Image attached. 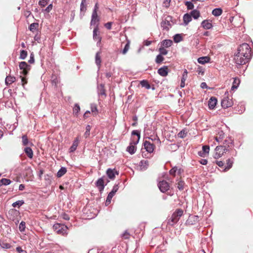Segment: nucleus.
<instances>
[{
    "instance_id": "obj_1",
    "label": "nucleus",
    "mask_w": 253,
    "mask_h": 253,
    "mask_svg": "<svg viewBox=\"0 0 253 253\" xmlns=\"http://www.w3.org/2000/svg\"><path fill=\"white\" fill-rule=\"evenodd\" d=\"M237 53L243 56L251 57L252 50L250 45L247 43L241 44L238 48Z\"/></svg>"
},
{
    "instance_id": "obj_2",
    "label": "nucleus",
    "mask_w": 253,
    "mask_h": 253,
    "mask_svg": "<svg viewBox=\"0 0 253 253\" xmlns=\"http://www.w3.org/2000/svg\"><path fill=\"white\" fill-rule=\"evenodd\" d=\"M183 211L181 209H176L172 214L171 216L168 219V224L170 225H173L179 220L180 217L182 215Z\"/></svg>"
},
{
    "instance_id": "obj_3",
    "label": "nucleus",
    "mask_w": 253,
    "mask_h": 253,
    "mask_svg": "<svg viewBox=\"0 0 253 253\" xmlns=\"http://www.w3.org/2000/svg\"><path fill=\"white\" fill-rule=\"evenodd\" d=\"M251 57L243 56L238 53H235L234 57V62L236 64L238 68L242 65H244L248 63Z\"/></svg>"
},
{
    "instance_id": "obj_4",
    "label": "nucleus",
    "mask_w": 253,
    "mask_h": 253,
    "mask_svg": "<svg viewBox=\"0 0 253 253\" xmlns=\"http://www.w3.org/2000/svg\"><path fill=\"white\" fill-rule=\"evenodd\" d=\"M109 182V180L104 175L98 179L95 182V186L98 189L100 192H102L107 183Z\"/></svg>"
},
{
    "instance_id": "obj_5",
    "label": "nucleus",
    "mask_w": 253,
    "mask_h": 253,
    "mask_svg": "<svg viewBox=\"0 0 253 253\" xmlns=\"http://www.w3.org/2000/svg\"><path fill=\"white\" fill-rule=\"evenodd\" d=\"M229 93L228 91H226L223 98H222L221 104L223 108L226 109L231 107L233 105L232 98H230L228 96Z\"/></svg>"
},
{
    "instance_id": "obj_6",
    "label": "nucleus",
    "mask_w": 253,
    "mask_h": 253,
    "mask_svg": "<svg viewBox=\"0 0 253 253\" xmlns=\"http://www.w3.org/2000/svg\"><path fill=\"white\" fill-rule=\"evenodd\" d=\"M53 230L56 231L58 234L62 235L67 234L68 228L66 226L60 223H55L53 225Z\"/></svg>"
},
{
    "instance_id": "obj_7",
    "label": "nucleus",
    "mask_w": 253,
    "mask_h": 253,
    "mask_svg": "<svg viewBox=\"0 0 253 253\" xmlns=\"http://www.w3.org/2000/svg\"><path fill=\"white\" fill-rule=\"evenodd\" d=\"M171 22H172V17L168 16L161 22V27L163 29L168 31L172 26Z\"/></svg>"
},
{
    "instance_id": "obj_8",
    "label": "nucleus",
    "mask_w": 253,
    "mask_h": 253,
    "mask_svg": "<svg viewBox=\"0 0 253 253\" xmlns=\"http://www.w3.org/2000/svg\"><path fill=\"white\" fill-rule=\"evenodd\" d=\"M158 186L162 193H165L169 189L168 182L165 180L160 181L158 184Z\"/></svg>"
},
{
    "instance_id": "obj_9",
    "label": "nucleus",
    "mask_w": 253,
    "mask_h": 253,
    "mask_svg": "<svg viewBox=\"0 0 253 253\" xmlns=\"http://www.w3.org/2000/svg\"><path fill=\"white\" fill-rule=\"evenodd\" d=\"M199 221L198 215L189 216L186 220L185 224L188 225H193L197 223Z\"/></svg>"
},
{
    "instance_id": "obj_10",
    "label": "nucleus",
    "mask_w": 253,
    "mask_h": 253,
    "mask_svg": "<svg viewBox=\"0 0 253 253\" xmlns=\"http://www.w3.org/2000/svg\"><path fill=\"white\" fill-rule=\"evenodd\" d=\"M143 144L144 149L146 150V152L149 153L153 152L155 148V146L153 144L151 143L149 141L145 140Z\"/></svg>"
},
{
    "instance_id": "obj_11",
    "label": "nucleus",
    "mask_w": 253,
    "mask_h": 253,
    "mask_svg": "<svg viewBox=\"0 0 253 253\" xmlns=\"http://www.w3.org/2000/svg\"><path fill=\"white\" fill-rule=\"evenodd\" d=\"M19 67L20 69L23 70V74L25 75L28 73V71L30 69V66L25 61L20 62Z\"/></svg>"
},
{
    "instance_id": "obj_12",
    "label": "nucleus",
    "mask_w": 253,
    "mask_h": 253,
    "mask_svg": "<svg viewBox=\"0 0 253 253\" xmlns=\"http://www.w3.org/2000/svg\"><path fill=\"white\" fill-rule=\"evenodd\" d=\"M228 147L226 145H219L216 147L215 148V151L217 153H221V155L222 156L224 153L229 151Z\"/></svg>"
},
{
    "instance_id": "obj_13",
    "label": "nucleus",
    "mask_w": 253,
    "mask_h": 253,
    "mask_svg": "<svg viewBox=\"0 0 253 253\" xmlns=\"http://www.w3.org/2000/svg\"><path fill=\"white\" fill-rule=\"evenodd\" d=\"M93 38L94 40L97 41V45H98L99 44L101 43V38L99 36V32L97 27H96L93 30Z\"/></svg>"
},
{
    "instance_id": "obj_14",
    "label": "nucleus",
    "mask_w": 253,
    "mask_h": 253,
    "mask_svg": "<svg viewBox=\"0 0 253 253\" xmlns=\"http://www.w3.org/2000/svg\"><path fill=\"white\" fill-rule=\"evenodd\" d=\"M136 144L134 143V140H132L129 145L127 147L126 151L131 155L134 154L136 150V148L134 146Z\"/></svg>"
},
{
    "instance_id": "obj_15",
    "label": "nucleus",
    "mask_w": 253,
    "mask_h": 253,
    "mask_svg": "<svg viewBox=\"0 0 253 253\" xmlns=\"http://www.w3.org/2000/svg\"><path fill=\"white\" fill-rule=\"evenodd\" d=\"M99 21V18L97 15V13H92L91 15V19L90 21L91 25H96L98 26V23Z\"/></svg>"
},
{
    "instance_id": "obj_16",
    "label": "nucleus",
    "mask_w": 253,
    "mask_h": 253,
    "mask_svg": "<svg viewBox=\"0 0 253 253\" xmlns=\"http://www.w3.org/2000/svg\"><path fill=\"white\" fill-rule=\"evenodd\" d=\"M169 72L168 67L167 66H164L158 70V73L162 77H166Z\"/></svg>"
},
{
    "instance_id": "obj_17",
    "label": "nucleus",
    "mask_w": 253,
    "mask_h": 253,
    "mask_svg": "<svg viewBox=\"0 0 253 253\" xmlns=\"http://www.w3.org/2000/svg\"><path fill=\"white\" fill-rule=\"evenodd\" d=\"M217 99L215 97H211L208 102L209 109L211 110L213 109L217 104Z\"/></svg>"
},
{
    "instance_id": "obj_18",
    "label": "nucleus",
    "mask_w": 253,
    "mask_h": 253,
    "mask_svg": "<svg viewBox=\"0 0 253 253\" xmlns=\"http://www.w3.org/2000/svg\"><path fill=\"white\" fill-rule=\"evenodd\" d=\"M201 26L205 29L209 30L212 28L211 23L208 20H204L201 23Z\"/></svg>"
},
{
    "instance_id": "obj_19",
    "label": "nucleus",
    "mask_w": 253,
    "mask_h": 253,
    "mask_svg": "<svg viewBox=\"0 0 253 253\" xmlns=\"http://www.w3.org/2000/svg\"><path fill=\"white\" fill-rule=\"evenodd\" d=\"M79 137H76L74 140L72 146L70 147L69 149V152L70 153L74 152L76 149L79 145Z\"/></svg>"
},
{
    "instance_id": "obj_20",
    "label": "nucleus",
    "mask_w": 253,
    "mask_h": 253,
    "mask_svg": "<svg viewBox=\"0 0 253 253\" xmlns=\"http://www.w3.org/2000/svg\"><path fill=\"white\" fill-rule=\"evenodd\" d=\"M149 166V162L147 160H142L140 162L139 167L141 170H145Z\"/></svg>"
},
{
    "instance_id": "obj_21",
    "label": "nucleus",
    "mask_w": 253,
    "mask_h": 253,
    "mask_svg": "<svg viewBox=\"0 0 253 253\" xmlns=\"http://www.w3.org/2000/svg\"><path fill=\"white\" fill-rule=\"evenodd\" d=\"M97 91L98 95H102L106 97V94L105 93V90L104 89V85L100 84L97 86Z\"/></svg>"
},
{
    "instance_id": "obj_22",
    "label": "nucleus",
    "mask_w": 253,
    "mask_h": 253,
    "mask_svg": "<svg viewBox=\"0 0 253 253\" xmlns=\"http://www.w3.org/2000/svg\"><path fill=\"white\" fill-rule=\"evenodd\" d=\"M183 24L185 26L187 25L188 23L192 20L191 15H190V14L188 13L185 14L183 15Z\"/></svg>"
},
{
    "instance_id": "obj_23",
    "label": "nucleus",
    "mask_w": 253,
    "mask_h": 253,
    "mask_svg": "<svg viewBox=\"0 0 253 253\" xmlns=\"http://www.w3.org/2000/svg\"><path fill=\"white\" fill-rule=\"evenodd\" d=\"M172 43V42L170 40H164L161 42V46L164 48L170 47Z\"/></svg>"
},
{
    "instance_id": "obj_24",
    "label": "nucleus",
    "mask_w": 253,
    "mask_h": 253,
    "mask_svg": "<svg viewBox=\"0 0 253 253\" xmlns=\"http://www.w3.org/2000/svg\"><path fill=\"white\" fill-rule=\"evenodd\" d=\"M233 140L231 138L229 137L223 141L222 145H226L227 147H228L229 150L230 148L233 146Z\"/></svg>"
},
{
    "instance_id": "obj_25",
    "label": "nucleus",
    "mask_w": 253,
    "mask_h": 253,
    "mask_svg": "<svg viewBox=\"0 0 253 253\" xmlns=\"http://www.w3.org/2000/svg\"><path fill=\"white\" fill-rule=\"evenodd\" d=\"M210 60V58L208 56H202L198 59V63L201 64H205V63H209Z\"/></svg>"
},
{
    "instance_id": "obj_26",
    "label": "nucleus",
    "mask_w": 253,
    "mask_h": 253,
    "mask_svg": "<svg viewBox=\"0 0 253 253\" xmlns=\"http://www.w3.org/2000/svg\"><path fill=\"white\" fill-rule=\"evenodd\" d=\"M100 53L101 52L100 51H98L96 53L95 55V63L96 65L98 66V69L100 68L101 63V57L100 55Z\"/></svg>"
},
{
    "instance_id": "obj_27",
    "label": "nucleus",
    "mask_w": 253,
    "mask_h": 253,
    "mask_svg": "<svg viewBox=\"0 0 253 253\" xmlns=\"http://www.w3.org/2000/svg\"><path fill=\"white\" fill-rule=\"evenodd\" d=\"M15 78L13 76H7L5 80V83L6 85L11 84L15 81Z\"/></svg>"
},
{
    "instance_id": "obj_28",
    "label": "nucleus",
    "mask_w": 253,
    "mask_h": 253,
    "mask_svg": "<svg viewBox=\"0 0 253 253\" xmlns=\"http://www.w3.org/2000/svg\"><path fill=\"white\" fill-rule=\"evenodd\" d=\"M24 152L30 158L32 159L33 157V152L32 149L29 147H26L24 148Z\"/></svg>"
},
{
    "instance_id": "obj_29",
    "label": "nucleus",
    "mask_w": 253,
    "mask_h": 253,
    "mask_svg": "<svg viewBox=\"0 0 253 253\" xmlns=\"http://www.w3.org/2000/svg\"><path fill=\"white\" fill-rule=\"evenodd\" d=\"M191 15V18L193 17L194 19H197L200 16V11L196 9H194L190 13Z\"/></svg>"
},
{
    "instance_id": "obj_30",
    "label": "nucleus",
    "mask_w": 253,
    "mask_h": 253,
    "mask_svg": "<svg viewBox=\"0 0 253 253\" xmlns=\"http://www.w3.org/2000/svg\"><path fill=\"white\" fill-rule=\"evenodd\" d=\"M107 176L111 179H114L115 177V171L113 169L109 168L106 171Z\"/></svg>"
},
{
    "instance_id": "obj_31",
    "label": "nucleus",
    "mask_w": 253,
    "mask_h": 253,
    "mask_svg": "<svg viewBox=\"0 0 253 253\" xmlns=\"http://www.w3.org/2000/svg\"><path fill=\"white\" fill-rule=\"evenodd\" d=\"M67 172V169L65 167H61L58 171L56 176L57 177H61Z\"/></svg>"
},
{
    "instance_id": "obj_32",
    "label": "nucleus",
    "mask_w": 253,
    "mask_h": 253,
    "mask_svg": "<svg viewBox=\"0 0 253 253\" xmlns=\"http://www.w3.org/2000/svg\"><path fill=\"white\" fill-rule=\"evenodd\" d=\"M131 135L137 136V138L136 140H134V143L137 144L140 138V131L138 130H134L131 132Z\"/></svg>"
},
{
    "instance_id": "obj_33",
    "label": "nucleus",
    "mask_w": 253,
    "mask_h": 253,
    "mask_svg": "<svg viewBox=\"0 0 253 253\" xmlns=\"http://www.w3.org/2000/svg\"><path fill=\"white\" fill-rule=\"evenodd\" d=\"M217 135V136L215 137V139L216 141L220 142L224 136V133L223 131L219 130L218 131Z\"/></svg>"
},
{
    "instance_id": "obj_34",
    "label": "nucleus",
    "mask_w": 253,
    "mask_h": 253,
    "mask_svg": "<svg viewBox=\"0 0 253 253\" xmlns=\"http://www.w3.org/2000/svg\"><path fill=\"white\" fill-rule=\"evenodd\" d=\"M240 81L239 79L234 78V81L231 86V90H234L238 88L240 84Z\"/></svg>"
},
{
    "instance_id": "obj_35",
    "label": "nucleus",
    "mask_w": 253,
    "mask_h": 253,
    "mask_svg": "<svg viewBox=\"0 0 253 253\" xmlns=\"http://www.w3.org/2000/svg\"><path fill=\"white\" fill-rule=\"evenodd\" d=\"M222 13V10L221 8H216L212 10V14L214 16H219L221 15Z\"/></svg>"
},
{
    "instance_id": "obj_36",
    "label": "nucleus",
    "mask_w": 253,
    "mask_h": 253,
    "mask_svg": "<svg viewBox=\"0 0 253 253\" xmlns=\"http://www.w3.org/2000/svg\"><path fill=\"white\" fill-rule=\"evenodd\" d=\"M227 162V166L224 168V171H227L229 170L232 167V165L233 163V159H228L226 161Z\"/></svg>"
},
{
    "instance_id": "obj_37",
    "label": "nucleus",
    "mask_w": 253,
    "mask_h": 253,
    "mask_svg": "<svg viewBox=\"0 0 253 253\" xmlns=\"http://www.w3.org/2000/svg\"><path fill=\"white\" fill-rule=\"evenodd\" d=\"M22 144L24 146H26L29 144H32V143L29 141L28 137L26 135H24L22 136Z\"/></svg>"
},
{
    "instance_id": "obj_38",
    "label": "nucleus",
    "mask_w": 253,
    "mask_h": 253,
    "mask_svg": "<svg viewBox=\"0 0 253 253\" xmlns=\"http://www.w3.org/2000/svg\"><path fill=\"white\" fill-rule=\"evenodd\" d=\"M129 45H130V41L128 40L127 41V42L126 43V44H125V46L124 49L121 51V53L123 54H126L127 53V52L128 51V50L129 48Z\"/></svg>"
},
{
    "instance_id": "obj_39",
    "label": "nucleus",
    "mask_w": 253,
    "mask_h": 253,
    "mask_svg": "<svg viewBox=\"0 0 253 253\" xmlns=\"http://www.w3.org/2000/svg\"><path fill=\"white\" fill-rule=\"evenodd\" d=\"M0 246L4 249H8L11 248V246L10 244L0 241Z\"/></svg>"
},
{
    "instance_id": "obj_40",
    "label": "nucleus",
    "mask_w": 253,
    "mask_h": 253,
    "mask_svg": "<svg viewBox=\"0 0 253 253\" xmlns=\"http://www.w3.org/2000/svg\"><path fill=\"white\" fill-rule=\"evenodd\" d=\"M24 204V200H18L15 202H14L12 206V207H13L14 208H16L17 207H18V208H20V207H21V206H22L23 204Z\"/></svg>"
},
{
    "instance_id": "obj_41",
    "label": "nucleus",
    "mask_w": 253,
    "mask_h": 253,
    "mask_svg": "<svg viewBox=\"0 0 253 253\" xmlns=\"http://www.w3.org/2000/svg\"><path fill=\"white\" fill-rule=\"evenodd\" d=\"M140 84L142 87H145L147 89H150L151 86L148 82L146 80H142L140 82Z\"/></svg>"
},
{
    "instance_id": "obj_42",
    "label": "nucleus",
    "mask_w": 253,
    "mask_h": 253,
    "mask_svg": "<svg viewBox=\"0 0 253 253\" xmlns=\"http://www.w3.org/2000/svg\"><path fill=\"white\" fill-rule=\"evenodd\" d=\"M182 37L180 34H177L173 37L174 42L176 43H178L182 41Z\"/></svg>"
},
{
    "instance_id": "obj_43",
    "label": "nucleus",
    "mask_w": 253,
    "mask_h": 253,
    "mask_svg": "<svg viewBox=\"0 0 253 253\" xmlns=\"http://www.w3.org/2000/svg\"><path fill=\"white\" fill-rule=\"evenodd\" d=\"M164 60V58L161 54H158L156 58L155 62L157 64L161 63Z\"/></svg>"
},
{
    "instance_id": "obj_44",
    "label": "nucleus",
    "mask_w": 253,
    "mask_h": 253,
    "mask_svg": "<svg viewBox=\"0 0 253 253\" xmlns=\"http://www.w3.org/2000/svg\"><path fill=\"white\" fill-rule=\"evenodd\" d=\"M185 5L188 10H192L194 8V6L192 2L190 1H187L185 2Z\"/></svg>"
},
{
    "instance_id": "obj_45",
    "label": "nucleus",
    "mask_w": 253,
    "mask_h": 253,
    "mask_svg": "<svg viewBox=\"0 0 253 253\" xmlns=\"http://www.w3.org/2000/svg\"><path fill=\"white\" fill-rule=\"evenodd\" d=\"M80 107L79 105L78 104H77V103L75 104V106H74V107L73 108L74 114L76 116H77L78 114L80 112Z\"/></svg>"
},
{
    "instance_id": "obj_46",
    "label": "nucleus",
    "mask_w": 253,
    "mask_h": 253,
    "mask_svg": "<svg viewBox=\"0 0 253 253\" xmlns=\"http://www.w3.org/2000/svg\"><path fill=\"white\" fill-rule=\"evenodd\" d=\"M27 56V52L25 50H21L20 53V58L21 59H25Z\"/></svg>"
},
{
    "instance_id": "obj_47",
    "label": "nucleus",
    "mask_w": 253,
    "mask_h": 253,
    "mask_svg": "<svg viewBox=\"0 0 253 253\" xmlns=\"http://www.w3.org/2000/svg\"><path fill=\"white\" fill-rule=\"evenodd\" d=\"M86 0H82V2L80 5V10L81 12H85L86 9V6L84 5Z\"/></svg>"
},
{
    "instance_id": "obj_48",
    "label": "nucleus",
    "mask_w": 253,
    "mask_h": 253,
    "mask_svg": "<svg viewBox=\"0 0 253 253\" xmlns=\"http://www.w3.org/2000/svg\"><path fill=\"white\" fill-rule=\"evenodd\" d=\"M90 129H91L90 126L89 125H87L85 127V131L84 133V135L86 138H87L90 135Z\"/></svg>"
},
{
    "instance_id": "obj_49",
    "label": "nucleus",
    "mask_w": 253,
    "mask_h": 253,
    "mask_svg": "<svg viewBox=\"0 0 253 253\" xmlns=\"http://www.w3.org/2000/svg\"><path fill=\"white\" fill-rule=\"evenodd\" d=\"M159 51L160 52L159 54H161V55H165L168 54V50L164 48V47H160L159 49Z\"/></svg>"
},
{
    "instance_id": "obj_50",
    "label": "nucleus",
    "mask_w": 253,
    "mask_h": 253,
    "mask_svg": "<svg viewBox=\"0 0 253 253\" xmlns=\"http://www.w3.org/2000/svg\"><path fill=\"white\" fill-rule=\"evenodd\" d=\"M39 26V24L37 23H33L30 24L29 26V29L32 31L34 32L37 29V27Z\"/></svg>"
},
{
    "instance_id": "obj_51",
    "label": "nucleus",
    "mask_w": 253,
    "mask_h": 253,
    "mask_svg": "<svg viewBox=\"0 0 253 253\" xmlns=\"http://www.w3.org/2000/svg\"><path fill=\"white\" fill-rule=\"evenodd\" d=\"M185 183L183 181H179L177 183V187L179 190H183Z\"/></svg>"
},
{
    "instance_id": "obj_52",
    "label": "nucleus",
    "mask_w": 253,
    "mask_h": 253,
    "mask_svg": "<svg viewBox=\"0 0 253 253\" xmlns=\"http://www.w3.org/2000/svg\"><path fill=\"white\" fill-rule=\"evenodd\" d=\"M26 228V223L24 221H22L19 224V229L20 231L23 232L25 231Z\"/></svg>"
},
{
    "instance_id": "obj_53",
    "label": "nucleus",
    "mask_w": 253,
    "mask_h": 253,
    "mask_svg": "<svg viewBox=\"0 0 253 253\" xmlns=\"http://www.w3.org/2000/svg\"><path fill=\"white\" fill-rule=\"evenodd\" d=\"M186 134L187 132L185 130L183 129L177 134V136L179 138H183L186 137Z\"/></svg>"
},
{
    "instance_id": "obj_54",
    "label": "nucleus",
    "mask_w": 253,
    "mask_h": 253,
    "mask_svg": "<svg viewBox=\"0 0 253 253\" xmlns=\"http://www.w3.org/2000/svg\"><path fill=\"white\" fill-rule=\"evenodd\" d=\"M1 182L2 183V185L5 186L8 185L11 183V181L7 178H2Z\"/></svg>"
},
{
    "instance_id": "obj_55",
    "label": "nucleus",
    "mask_w": 253,
    "mask_h": 253,
    "mask_svg": "<svg viewBox=\"0 0 253 253\" xmlns=\"http://www.w3.org/2000/svg\"><path fill=\"white\" fill-rule=\"evenodd\" d=\"M210 151V147L208 145H204L202 147V151L206 154H209Z\"/></svg>"
},
{
    "instance_id": "obj_56",
    "label": "nucleus",
    "mask_w": 253,
    "mask_h": 253,
    "mask_svg": "<svg viewBox=\"0 0 253 253\" xmlns=\"http://www.w3.org/2000/svg\"><path fill=\"white\" fill-rule=\"evenodd\" d=\"M49 0H40L39 2V4L42 7L45 6L48 3Z\"/></svg>"
},
{
    "instance_id": "obj_57",
    "label": "nucleus",
    "mask_w": 253,
    "mask_h": 253,
    "mask_svg": "<svg viewBox=\"0 0 253 253\" xmlns=\"http://www.w3.org/2000/svg\"><path fill=\"white\" fill-rule=\"evenodd\" d=\"M177 170V167H174L169 170V173L170 175L174 176L175 175V173Z\"/></svg>"
},
{
    "instance_id": "obj_58",
    "label": "nucleus",
    "mask_w": 253,
    "mask_h": 253,
    "mask_svg": "<svg viewBox=\"0 0 253 253\" xmlns=\"http://www.w3.org/2000/svg\"><path fill=\"white\" fill-rule=\"evenodd\" d=\"M35 62L34 54L32 52L30 54V59L28 60V62L30 64H33Z\"/></svg>"
},
{
    "instance_id": "obj_59",
    "label": "nucleus",
    "mask_w": 253,
    "mask_h": 253,
    "mask_svg": "<svg viewBox=\"0 0 253 253\" xmlns=\"http://www.w3.org/2000/svg\"><path fill=\"white\" fill-rule=\"evenodd\" d=\"M171 0H165L163 2V6L166 8H168L170 5Z\"/></svg>"
},
{
    "instance_id": "obj_60",
    "label": "nucleus",
    "mask_w": 253,
    "mask_h": 253,
    "mask_svg": "<svg viewBox=\"0 0 253 253\" xmlns=\"http://www.w3.org/2000/svg\"><path fill=\"white\" fill-rule=\"evenodd\" d=\"M16 250L18 253H27V252L25 250H22L21 247H17L16 248Z\"/></svg>"
},
{
    "instance_id": "obj_61",
    "label": "nucleus",
    "mask_w": 253,
    "mask_h": 253,
    "mask_svg": "<svg viewBox=\"0 0 253 253\" xmlns=\"http://www.w3.org/2000/svg\"><path fill=\"white\" fill-rule=\"evenodd\" d=\"M91 111L92 113L97 112V106L95 104L91 105Z\"/></svg>"
},
{
    "instance_id": "obj_62",
    "label": "nucleus",
    "mask_w": 253,
    "mask_h": 253,
    "mask_svg": "<svg viewBox=\"0 0 253 253\" xmlns=\"http://www.w3.org/2000/svg\"><path fill=\"white\" fill-rule=\"evenodd\" d=\"M112 22H107V23H106L104 26L106 28H107L108 30H110V29H111V28H112Z\"/></svg>"
},
{
    "instance_id": "obj_63",
    "label": "nucleus",
    "mask_w": 253,
    "mask_h": 253,
    "mask_svg": "<svg viewBox=\"0 0 253 253\" xmlns=\"http://www.w3.org/2000/svg\"><path fill=\"white\" fill-rule=\"evenodd\" d=\"M199 162L203 165H206L208 164V161L206 159H202L199 160Z\"/></svg>"
},
{
    "instance_id": "obj_64",
    "label": "nucleus",
    "mask_w": 253,
    "mask_h": 253,
    "mask_svg": "<svg viewBox=\"0 0 253 253\" xmlns=\"http://www.w3.org/2000/svg\"><path fill=\"white\" fill-rule=\"evenodd\" d=\"M52 4H50L45 9V11L47 12H49L52 9Z\"/></svg>"
}]
</instances>
